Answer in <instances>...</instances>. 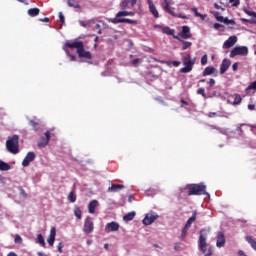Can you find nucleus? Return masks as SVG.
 I'll use <instances>...</instances> for the list:
<instances>
[{"label": "nucleus", "instance_id": "41", "mask_svg": "<svg viewBox=\"0 0 256 256\" xmlns=\"http://www.w3.org/2000/svg\"><path fill=\"white\" fill-rule=\"evenodd\" d=\"M166 65H168V66L173 65V67H179V65H181V62H179V61H167Z\"/></svg>", "mask_w": 256, "mask_h": 256}, {"label": "nucleus", "instance_id": "26", "mask_svg": "<svg viewBox=\"0 0 256 256\" xmlns=\"http://www.w3.org/2000/svg\"><path fill=\"white\" fill-rule=\"evenodd\" d=\"M159 28L161 29L162 33H164V35H175V30L167 26H159Z\"/></svg>", "mask_w": 256, "mask_h": 256}, {"label": "nucleus", "instance_id": "5", "mask_svg": "<svg viewBox=\"0 0 256 256\" xmlns=\"http://www.w3.org/2000/svg\"><path fill=\"white\" fill-rule=\"evenodd\" d=\"M237 55H241L243 57L249 55V48L247 46H236L230 52V57H237Z\"/></svg>", "mask_w": 256, "mask_h": 256}, {"label": "nucleus", "instance_id": "28", "mask_svg": "<svg viewBox=\"0 0 256 256\" xmlns=\"http://www.w3.org/2000/svg\"><path fill=\"white\" fill-rule=\"evenodd\" d=\"M67 4L69 7H73L74 9H81V5L79 4V0H68Z\"/></svg>", "mask_w": 256, "mask_h": 256}, {"label": "nucleus", "instance_id": "29", "mask_svg": "<svg viewBox=\"0 0 256 256\" xmlns=\"http://www.w3.org/2000/svg\"><path fill=\"white\" fill-rule=\"evenodd\" d=\"M41 13V10L39 8H30L28 9V15L29 17H37Z\"/></svg>", "mask_w": 256, "mask_h": 256}, {"label": "nucleus", "instance_id": "30", "mask_svg": "<svg viewBox=\"0 0 256 256\" xmlns=\"http://www.w3.org/2000/svg\"><path fill=\"white\" fill-rule=\"evenodd\" d=\"M215 73V68L213 66H208L203 71V77H207V75H213Z\"/></svg>", "mask_w": 256, "mask_h": 256}, {"label": "nucleus", "instance_id": "7", "mask_svg": "<svg viewBox=\"0 0 256 256\" xmlns=\"http://www.w3.org/2000/svg\"><path fill=\"white\" fill-rule=\"evenodd\" d=\"M94 229H95V224L93 223V218L91 216L86 217V219L84 220V227H83L84 233H86V235H89L93 233Z\"/></svg>", "mask_w": 256, "mask_h": 256}, {"label": "nucleus", "instance_id": "62", "mask_svg": "<svg viewBox=\"0 0 256 256\" xmlns=\"http://www.w3.org/2000/svg\"><path fill=\"white\" fill-rule=\"evenodd\" d=\"M40 21H42L43 23H49V18L45 17L40 19Z\"/></svg>", "mask_w": 256, "mask_h": 256}, {"label": "nucleus", "instance_id": "38", "mask_svg": "<svg viewBox=\"0 0 256 256\" xmlns=\"http://www.w3.org/2000/svg\"><path fill=\"white\" fill-rule=\"evenodd\" d=\"M121 17H128V11H119L116 14L115 19H121Z\"/></svg>", "mask_w": 256, "mask_h": 256}, {"label": "nucleus", "instance_id": "63", "mask_svg": "<svg viewBox=\"0 0 256 256\" xmlns=\"http://www.w3.org/2000/svg\"><path fill=\"white\" fill-rule=\"evenodd\" d=\"M238 255H239V256H247V255H245V252H244V251H241V250L238 252Z\"/></svg>", "mask_w": 256, "mask_h": 256}, {"label": "nucleus", "instance_id": "59", "mask_svg": "<svg viewBox=\"0 0 256 256\" xmlns=\"http://www.w3.org/2000/svg\"><path fill=\"white\" fill-rule=\"evenodd\" d=\"M130 5L131 7H135V5H137V0H131Z\"/></svg>", "mask_w": 256, "mask_h": 256}, {"label": "nucleus", "instance_id": "24", "mask_svg": "<svg viewBox=\"0 0 256 256\" xmlns=\"http://www.w3.org/2000/svg\"><path fill=\"white\" fill-rule=\"evenodd\" d=\"M28 125H30V127L33 128V131H35V133H37V131H39L40 129L39 122L33 119L28 120Z\"/></svg>", "mask_w": 256, "mask_h": 256}, {"label": "nucleus", "instance_id": "60", "mask_svg": "<svg viewBox=\"0 0 256 256\" xmlns=\"http://www.w3.org/2000/svg\"><path fill=\"white\" fill-rule=\"evenodd\" d=\"M222 25L219 23L214 24V29H221Z\"/></svg>", "mask_w": 256, "mask_h": 256}, {"label": "nucleus", "instance_id": "50", "mask_svg": "<svg viewBox=\"0 0 256 256\" xmlns=\"http://www.w3.org/2000/svg\"><path fill=\"white\" fill-rule=\"evenodd\" d=\"M230 3H232V7H239V0H230Z\"/></svg>", "mask_w": 256, "mask_h": 256}, {"label": "nucleus", "instance_id": "21", "mask_svg": "<svg viewBox=\"0 0 256 256\" xmlns=\"http://www.w3.org/2000/svg\"><path fill=\"white\" fill-rule=\"evenodd\" d=\"M97 207H99V201L97 200L90 201V203L88 204L89 213L91 214L95 213V209H97Z\"/></svg>", "mask_w": 256, "mask_h": 256}, {"label": "nucleus", "instance_id": "27", "mask_svg": "<svg viewBox=\"0 0 256 256\" xmlns=\"http://www.w3.org/2000/svg\"><path fill=\"white\" fill-rule=\"evenodd\" d=\"M174 39H177L178 41H181L182 43V51H186V49H189V47H191V45H193V43L191 42H187V41H184V40H181L179 37L177 36H173Z\"/></svg>", "mask_w": 256, "mask_h": 256}, {"label": "nucleus", "instance_id": "25", "mask_svg": "<svg viewBox=\"0 0 256 256\" xmlns=\"http://www.w3.org/2000/svg\"><path fill=\"white\" fill-rule=\"evenodd\" d=\"M135 215H137L135 211L129 212L123 216V221H125L126 223H128V221H133L135 219Z\"/></svg>", "mask_w": 256, "mask_h": 256}, {"label": "nucleus", "instance_id": "49", "mask_svg": "<svg viewBox=\"0 0 256 256\" xmlns=\"http://www.w3.org/2000/svg\"><path fill=\"white\" fill-rule=\"evenodd\" d=\"M59 20H60V23H65V16L63 15V12H59Z\"/></svg>", "mask_w": 256, "mask_h": 256}, {"label": "nucleus", "instance_id": "42", "mask_svg": "<svg viewBox=\"0 0 256 256\" xmlns=\"http://www.w3.org/2000/svg\"><path fill=\"white\" fill-rule=\"evenodd\" d=\"M189 227L187 226H184V228L182 229V232H181V237L182 239H185V237L187 236V231H189Z\"/></svg>", "mask_w": 256, "mask_h": 256}, {"label": "nucleus", "instance_id": "11", "mask_svg": "<svg viewBox=\"0 0 256 256\" xmlns=\"http://www.w3.org/2000/svg\"><path fill=\"white\" fill-rule=\"evenodd\" d=\"M216 247H225V233L224 232H218L216 236Z\"/></svg>", "mask_w": 256, "mask_h": 256}, {"label": "nucleus", "instance_id": "64", "mask_svg": "<svg viewBox=\"0 0 256 256\" xmlns=\"http://www.w3.org/2000/svg\"><path fill=\"white\" fill-rule=\"evenodd\" d=\"M7 256H17V254L15 252H10Z\"/></svg>", "mask_w": 256, "mask_h": 256}, {"label": "nucleus", "instance_id": "56", "mask_svg": "<svg viewBox=\"0 0 256 256\" xmlns=\"http://www.w3.org/2000/svg\"><path fill=\"white\" fill-rule=\"evenodd\" d=\"M215 9H222V11H225V8L221 7V5L215 3L214 4Z\"/></svg>", "mask_w": 256, "mask_h": 256}, {"label": "nucleus", "instance_id": "23", "mask_svg": "<svg viewBox=\"0 0 256 256\" xmlns=\"http://www.w3.org/2000/svg\"><path fill=\"white\" fill-rule=\"evenodd\" d=\"M196 219H197V211H194L192 216L187 220L185 227H188L191 229V225L195 223Z\"/></svg>", "mask_w": 256, "mask_h": 256}, {"label": "nucleus", "instance_id": "39", "mask_svg": "<svg viewBox=\"0 0 256 256\" xmlns=\"http://www.w3.org/2000/svg\"><path fill=\"white\" fill-rule=\"evenodd\" d=\"M241 101H243L241 96L239 94H236L235 97H234L233 105H239L241 103Z\"/></svg>", "mask_w": 256, "mask_h": 256}, {"label": "nucleus", "instance_id": "16", "mask_svg": "<svg viewBox=\"0 0 256 256\" xmlns=\"http://www.w3.org/2000/svg\"><path fill=\"white\" fill-rule=\"evenodd\" d=\"M77 54L80 59H92L91 52L85 51V45L78 50Z\"/></svg>", "mask_w": 256, "mask_h": 256}, {"label": "nucleus", "instance_id": "8", "mask_svg": "<svg viewBox=\"0 0 256 256\" xmlns=\"http://www.w3.org/2000/svg\"><path fill=\"white\" fill-rule=\"evenodd\" d=\"M49 141H51V132L49 130H47L44 133V136H42L38 140V147H40V149L47 147V145H49Z\"/></svg>", "mask_w": 256, "mask_h": 256}, {"label": "nucleus", "instance_id": "14", "mask_svg": "<svg viewBox=\"0 0 256 256\" xmlns=\"http://www.w3.org/2000/svg\"><path fill=\"white\" fill-rule=\"evenodd\" d=\"M178 35L181 39H191V28L189 26H183L182 31Z\"/></svg>", "mask_w": 256, "mask_h": 256}, {"label": "nucleus", "instance_id": "3", "mask_svg": "<svg viewBox=\"0 0 256 256\" xmlns=\"http://www.w3.org/2000/svg\"><path fill=\"white\" fill-rule=\"evenodd\" d=\"M188 195H206L207 197H210L209 193L207 192V186H205L203 183L190 186L188 188Z\"/></svg>", "mask_w": 256, "mask_h": 256}, {"label": "nucleus", "instance_id": "34", "mask_svg": "<svg viewBox=\"0 0 256 256\" xmlns=\"http://www.w3.org/2000/svg\"><path fill=\"white\" fill-rule=\"evenodd\" d=\"M74 215L77 219H82V211L81 208H79V206H76L74 209Z\"/></svg>", "mask_w": 256, "mask_h": 256}, {"label": "nucleus", "instance_id": "2", "mask_svg": "<svg viewBox=\"0 0 256 256\" xmlns=\"http://www.w3.org/2000/svg\"><path fill=\"white\" fill-rule=\"evenodd\" d=\"M6 149L13 155H17V153H19V135L8 137L6 141Z\"/></svg>", "mask_w": 256, "mask_h": 256}, {"label": "nucleus", "instance_id": "61", "mask_svg": "<svg viewBox=\"0 0 256 256\" xmlns=\"http://www.w3.org/2000/svg\"><path fill=\"white\" fill-rule=\"evenodd\" d=\"M19 3H24V5H29V1L27 0H17Z\"/></svg>", "mask_w": 256, "mask_h": 256}, {"label": "nucleus", "instance_id": "57", "mask_svg": "<svg viewBox=\"0 0 256 256\" xmlns=\"http://www.w3.org/2000/svg\"><path fill=\"white\" fill-rule=\"evenodd\" d=\"M248 109H249L250 111H254V109H255V104H249V105H248Z\"/></svg>", "mask_w": 256, "mask_h": 256}, {"label": "nucleus", "instance_id": "45", "mask_svg": "<svg viewBox=\"0 0 256 256\" xmlns=\"http://www.w3.org/2000/svg\"><path fill=\"white\" fill-rule=\"evenodd\" d=\"M225 25H235V20L229 18H224Z\"/></svg>", "mask_w": 256, "mask_h": 256}, {"label": "nucleus", "instance_id": "18", "mask_svg": "<svg viewBox=\"0 0 256 256\" xmlns=\"http://www.w3.org/2000/svg\"><path fill=\"white\" fill-rule=\"evenodd\" d=\"M231 67V60L225 58L220 65V73L223 75Z\"/></svg>", "mask_w": 256, "mask_h": 256}, {"label": "nucleus", "instance_id": "9", "mask_svg": "<svg viewBox=\"0 0 256 256\" xmlns=\"http://www.w3.org/2000/svg\"><path fill=\"white\" fill-rule=\"evenodd\" d=\"M109 23L117 25V23H128V25H137V20H131L129 18H110L108 19Z\"/></svg>", "mask_w": 256, "mask_h": 256}, {"label": "nucleus", "instance_id": "58", "mask_svg": "<svg viewBox=\"0 0 256 256\" xmlns=\"http://www.w3.org/2000/svg\"><path fill=\"white\" fill-rule=\"evenodd\" d=\"M247 15H250V17H255L256 13L251 11H246Z\"/></svg>", "mask_w": 256, "mask_h": 256}, {"label": "nucleus", "instance_id": "32", "mask_svg": "<svg viewBox=\"0 0 256 256\" xmlns=\"http://www.w3.org/2000/svg\"><path fill=\"white\" fill-rule=\"evenodd\" d=\"M9 169H11V166L3 160H0V171H9Z\"/></svg>", "mask_w": 256, "mask_h": 256}, {"label": "nucleus", "instance_id": "4", "mask_svg": "<svg viewBox=\"0 0 256 256\" xmlns=\"http://www.w3.org/2000/svg\"><path fill=\"white\" fill-rule=\"evenodd\" d=\"M184 67L180 69V73H191L193 71V65H195V60H191V54H187L183 58Z\"/></svg>", "mask_w": 256, "mask_h": 256}, {"label": "nucleus", "instance_id": "10", "mask_svg": "<svg viewBox=\"0 0 256 256\" xmlns=\"http://www.w3.org/2000/svg\"><path fill=\"white\" fill-rule=\"evenodd\" d=\"M32 161H35V152H28L24 160L22 161V166L29 167Z\"/></svg>", "mask_w": 256, "mask_h": 256}, {"label": "nucleus", "instance_id": "36", "mask_svg": "<svg viewBox=\"0 0 256 256\" xmlns=\"http://www.w3.org/2000/svg\"><path fill=\"white\" fill-rule=\"evenodd\" d=\"M214 17L220 23H224L225 22V18L223 16H221V14L219 12H214Z\"/></svg>", "mask_w": 256, "mask_h": 256}, {"label": "nucleus", "instance_id": "15", "mask_svg": "<svg viewBox=\"0 0 256 256\" xmlns=\"http://www.w3.org/2000/svg\"><path fill=\"white\" fill-rule=\"evenodd\" d=\"M237 43V36H230L223 44L224 49H231Z\"/></svg>", "mask_w": 256, "mask_h": 256}, {"label": "nucleus", "instance_id": "22", "mask_svg": "<svg viewBox=\"0 0 256 256\" xmlns=\"http://www.w3.org/2000/svg\"><path fill=\"white\" fill-rule=\"evenodd\" d=\"M121 189H125V186L122 184H112L108 191H112V193H117V191H121Z\"/></svg>", "mask_w": 256, "mask_h": 256}, {"label": "nucleus", "instance_id": "20", "mask_svg": "<svg viewBox=\"0 0 256 256\" xmlns=\"http://www.w3.org/2000/svg\"><path fill=\"white\" fill-rule=\"evenodd\" d=\"M157 219V216L155 215H146L144 219L142 220L143 225H151L155 223V220Z\"/></svg>", "mask_w": 256, "mask_h": 256}, {"label": "nucleus", "instance_id": "51", "mask_svg": "<svg viewBox=\"0 0 256 256\" xmlns=\"http://www.w3.org/2000/svg\"><path fill=\"white\" fill-rule=\"evenodd\" d=\"M63 247H64L63 242H60V243L58 244V246H57V249H58V251H59L60 253H63Z\"/></svg>", "mask_w": 256, "mask_h": 256}, {"label": "nucleus", "instance_id": "37", "mask_svg": "<svg viewBox=\"0 0 256 256\" xmlns=\"http://www.w3.org/2000/svg\"><path fill=\"white\" fill-rule=\"evenodd\" d=\"M127 7H129V1L122 0L120 2V9H122V11H125V9H127Z\"/></svg>", "mask_w": 256, "mask_h": 256}, {"label": "nucleus", "instance_id": "31", "mask_svg": "<svg viewBox=\"0 0 256 256\" xmlns=\"http://www.w3.org/2000/svg\"><path fill=\"white\" fill-rule=\"evenodd\" d=\"M245 241H247V243H249V245L252 247V249H254V251H256V241H255V239H253L251 236H246Z\"/></svg>", "mask_w": 256, "mask_h": 256}, {"label": "nucleus", "instance_id": "33", "mask_svg": "<svg viewBox=\"0 0 256 256\" xmlns=\"http://www.w3.org/2000/svg\"><path fill=\"white\" fill-rule=\"evenodd\" d=\"M37 243L41 245V247H45V238L43 237V234H38L37 235Z\"/></svg>", "mask_w": 256, "mask_h": 256}, {"label": "nucleus", "instance_id": "12", "mask_svg": "<svg viewBox=\"0 0 256 256\" xmlns=\"http://www.w3.org/2000/svg\"><path fill=\"white\" fill-rule=\"evenodd\" d=\"M57 236V229L55 227H52L50 229V234L47 239V243L50 245V247H53L55 244V237Z\"/></svg>", "mask_w": 256, "mask_h": 256}, {"label": "nucleus", "instance_id": "44", "mask_svg": "<svg viewBox=\"0 0 256 256\" xmlns=\"http://www.w3.org/2000/svg\"><path fill=\"white\" fill-rule=\"evenodd\" d=\"M14 243H18L19 245H21V243H23V238H21L19 234H16L14 238Z\"/></svg>", "mask_w": 256, "mask_h": 256}, {"label": "nucleus", "instance_id": "19", "mask_svg": "<svg viewBox=\"0 0 256 256\" xmlns=\"http://www.w3.org/2000/svg\"><path fill=\"white\" fill-rule=\"evenodd\" d=\"M148 6L150 13H152L155 19H159V11H157V8L155 7V4H153V1L148 0Z\"/></svg>", "mask_w": 256, "mask_h": 256}, {"label": "nucleus", "instance_id": "13", "mask_svg": "<svg viewBox=\"0 0 256 256\" xmlns=\"http://www.w3.org/2000/svg\"><path fill=\"white\" fill-rule=\"evenodd\" d=\"M65 45L66 47H69V49H76L78 53L84 44L82 41H75V42H66Z\"/></svg>", "mask_w": 256, "mask_h": 256}, {"label": "nucleus", "instance_id": "43", "mask_svg": "<svg viewBox=\"0 0 256 256\" xmlns=\"http://www.w3.org/2000/svg\"><path fill=\"white\" fill-rule=\"evenodd\" d=\"M251 89H254V91H256V80L249 84V86L246 88V91H251Z\"/></svg>", "mask_w": 256, "mask_h": 256}, {"label": "nucleus", "instance_id": "48", "mask_svg": "<svg viewBox=\"0 0 256 256\" xmlns=\"http://www.w3.org/2000/svg\"><path fill=\"white\" fill-rule=\"evenodd\" d=\"M94 30L97 31L98 35H101L102 30L100 24H96Z\"/></svg>", "mask_w": 256, "mask_h": 256}, {"label": "nucleus", "instance_id": "54", "mask_svg": "<svg viewBox=\"0 0 256 256\" xmlns=\"http://www.w3.org/2000/svg\"><path fill=\"white\" fill-rule=\"evenodd\" d=\"M232 69H233V71H237V69H239V63L235 62V63L232 65Z\"/></svg>", "mask_w": 256, "mask_h": 256}, {"label": "nucleus", "instance_id": "17", "mask_svg": "<svg viewBox=\"0 0 256 256\" xmlns=\"http://www.w3.org/2000/svg\"><path fill=\"white\" fill-rule=\"evenodd\" d=\"M106 233H111L115 231H119V223L117 222H110L105 227Z\"/></svg>", "mask_w": 256, "mask_h": 256}, {"label": "nucleus", "instance_id": "53", "mask_svg": "<svg viewBox=\"0 0 256 256\" xmlns=\"http://www.w3.org/2000/svg\"><path fill=\"white\" fill-rule=\"evenodd\" d=\"M207 117H209V118L217 117V112H210L207 114Z\"/></svg>", "mask_w": 256, "mask_h": 256}, {"label": "nucleus", "instance_id": "46", "mask_svg": "<svg viewBox=\"0 0 256 256\" xmlns=\"http://www.w3.org/2000/svg\"><path fill=\"white\" fill-rule=\"evenodd\" d=\"M197 94L202 95V97H204V99L207 97V95L205 94V88H199L197 90Z\"/></svg>", "mask_w": 256, "mask_h": 256}, {"label": "nucleus", "instance_id": "55", "mask_svg": "<svg viewBox=\"0 0 256 256\" xmlns=\"http://www.w3.org/2000/svg\"><path fill=\"white\" fill-rule=\"evenodd\" d=\"M208 84L210 85V87H213L215 85V79L211 78Z\"/></svg>", "mask_w": 256, "mask_h": 256}, {"label": "nucleus", "instance_id": "6", "mask_svg": "<svg viewBox=\"0 0 256 256\" xmlns=\"http://www.w3.org/2000/svg\"><path fill=\"white\" fill-rule=\"evenodd\" d=\"M205 233V229L200 230V236L198 240V247L200 251L205 254L207 253V235L203 234Z\"/></svg>", "mask_w": 256, "mask_h": 256}, {"label": "nucleus", "instance_id": "35", "mask_svg": "<svg viewBox=\"0 0 256 256\" xmlns=\"http://www.w3.org/2000/svg\"><path fill=\"white\" fill-rule=\"evenodd\" d=\"M68 200L70 203H75L77 201V195L75 194L74 191H71L68 195Z\"/></svg>", "mask_w": 256, "mask_h": 256}, {"label": "nucleus", "instance_id": "1", "mask_svg": "<svg viewBox=\"0 0 256 256\" xmlns=\"http://www.w3.org/2000/svg\"><path fill=\"white\" fill-rule=\"evenodd\" d=\"M171 5H175V1L173 0H163L161 3V7L163 11L172 15V17H177L178 19H187L186 15L175 13V8L171 7Z\"/></svg>", "mask_w": 256, "mask_h": 256}, {"label": "nucleus", "instance_id": "52", "mask_svg": "<svg viewBox=\"0 0 256 256\" xmlns=\"http://www.w3.org/2000/svg\"><path fill=\"white\" fill-rule=\"evenodd\" d=\"M137 63H141V59L136 58V59L132 60V65H134V67H137Z\"/></svg>", "mask_w": 256, "mask_h": 256}, {"label": "nucleus", "instance_id": "40", "mask_svg": "<svg viewBox=\"0 0 256 256\" xmlns=\"http://www.w3.org/2000/svg\"><path fill=\"white\" fill-rule=\"evenodd\" d=\"M192 11H193L195 17H201L202 19H205L206 15H203V14L199 13V11L197 10V8H195V7L192 8Z\"/></svg>", "mask_w": 256, "mask_h": 256}, {"label": "nucleus", "instance_id": "47", "mask_svg": "<svg viewBox=\"0 0 256 256\" xmlns=\"http://www.w3.org/2000/svg\"><path fill=\"white\" fill-rule=\"evenodd\" d=\"M207 54L203 55L201 58V65H207Z\"/></svg>", "mask_w": 256, "mask_h": 256}]
</instances>
